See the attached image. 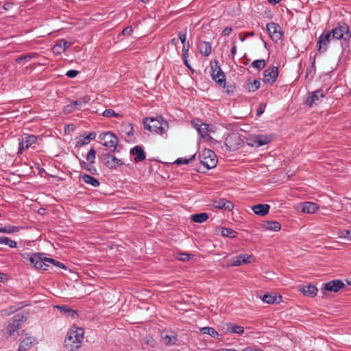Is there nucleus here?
<instances>
[{
  "mask_svg": "<svg viewBox=\"0 0 351 351\" xmlns=\"http://www.w3.org/2000/svg\"><path fill=\"white\" fill-rule=\"evenodd\" d=\"M8 280L7 274L0 272V282H3Z\"/></svg>",
  "mask_w": 351,
  "mask_h": 351,
  "instance_id": "obj_59",
  "label": "nucleus"
},
{
  "mask_svg": "<svg viewBox=\"0 0 351 351\" xmlns=\"http://www.w3.org/2000/svg\"><path fill=\"white\" fill-rule=\"evenodd\" d=\"M282 297L280 295L265 294L262 300L267 304H274L280 303L281 302Z\"/></svg>",
  "mask_w": 351,
  "mask_h": 351,
  "instance_id": "obj_29",
  "label": "nucleus"
},
{
  "mask_svg": "<svg viewBox=\"0 0 351 351\" xmlns=\"http://www.w3.org/2000/svg\"><path fill=\"white\" fill-rule=\"evenodd\" d=\"M191 256H193V255L190 254L189 253L178 252V253H177L176 257L178 260L185 262V261H189L190 259Z\"/></svg>",
  "mask_w": 351,
  "mask_h": 351,
  "instance_id": "obj_42",
  "label": "nucleus"
},
{
  "mask_svg": "<svg viewBox=\"0 0 351 351\" xmlns=\"http://www.w3.org/2000/svg\"><path fill=\"white\" fill-rule=\"evenodd\" d=\"M269 208V205L267 204H259L254 205L252 207V210L256 215L264 216L268 213Z\"/></svg>",
  "mask_w": 351,
  "mask_h": 351,
  "instance_id": "obj_25",
  "label": "nucleus"
},
{
  "mask_svg": "<svg viewBox=\"0 0 351 351\" xmlns=\"http://www.w3.org/2000/svg\"><path fill=\"white\" fill-rule=\"evenodd\" d=\"M299 290L307 297L313 298L315 297L318 291L317 288L315 285H301L299 288Z\"/></svg>",
  "mask_w": 351,
  "mask_h": 351,
  "instance_id": "obj_22",
  "label": "nucleus"
},
{
  "mask_svg": "<svg viewBox=\"0 0 351 351\" xmlns=\"http://www.w3.org/2000/svg\"><path fill=\"white\" fill-rule=\"evenodd\" d=\"M339 236L340 238L346 239L350 241L351 232L349 230H343L339 232Z\"/></svg>",
  "mask_w": 351,
  "mask_h": 351,
  "instance_id": "obj_50",
  "label": "nucleus"
},
{
  "mask_svg": "<svg viewBox=\"0 0 351 351\" xmlns=\"http://www.w3.org/2000/svg\"><path fill=\"white\" fill-rule=\"evenodd\" d=\"M133 29L132 27H127L124 28L122 31V34L124 36H130L131 33L132 32Z\"/></svg>",
  "mask_w": 351,
  "mask_h": 351,
  "instance_id": "obj_54",
  "label": "nucleus"
},
{
  "mask_svg": "<svg viewBox=\"0 0 351 351\" xmlns=\"http://www.w3.org/2000/svg\"><path fill=\"white\" fill-rule=\"evenodd\" d=\"M213 205L215 208L228 211L232 210L234 208L232 202L223 198L218 200H215L213 202Z\"/></svg>",
  "mask_w": 351,
  "mask_h": 351,
  "instance_id": "obj_20",
  "label": "nucleus"
},
{
  "mask_svg": "<svg viewBox=\"0 0 351 351\" xmlns=\"http://www.w3.org/2000/svg\"><path fill=\"white\" fill-rule=\"evenodd\" d=\"M231 53L232 54L233 57L236 55L237 53V46L235 45L234 43H233V45H232V47L231 49Z\"/></svg>",
  "mask_w": 351,
  "mask_h": 351,
  "instance_id": "obj_60",
  "label": "nucleus"
},
{
  "mask_svg": "<svg viewBox=\"0 0 351 351\" xmlns=\"http://www.w3.org/2000/svg\"><path fill=\"white\" fill-rule=\"evenodd\" d=\"M82 166L91 174H95L97 172L96 168L94 166V163L83 161L82 162Z\"/></svg>",
  "mask_w": 351,
  "mask_h": 351,
  "instance_id": "obj_36",
  "label": "nucleus"
},
{
  "mask_svg": "<svg viewBox=\"0 0 351 351\" xmlns=\"http://www.w3.org/2000/svg\"><path fill=\"white\" fill-rule=\"evenodd\" d=\"M195 158V155H193L190 158H179L176 161L175 163L177 165H183L188 164L190 161H191Z\"/></svg>",
  "mask_w": 351,
  "mask_h": 351,
  "instance_id": "obj_49",
  "label": "nucleus"
},
{
  "mask_svg": "<svg viewBox=\"0 0 351 351\" xmlns=\"http://www.w3.org/2000/svg\"><path fill=\"white\" fill-rule=\"evenodd\" d=\"M67 315L71 317L72 318H74L77 315V313L75 311L71 308V309L68 310Z\"/></svg>",
  "mask_w": 351,
  "mask_h": 351,
  "instance_id": "obj_58",
  "label": "nucleus"
},
{
  "mask_svg": "<svg viewBox=\"0 0 351 351\" xmlns=\"http://www.w3.org/2000/svg\"><path fill=\"white\" fill-rule=\"evenodd\" d=\"M331 38H332V33L329 30L324 31V32L319 36L317 43V48L319 53L326 51L328 45L331 40Z\"/></svg>",
  "mask_w": 351,
  "mask_h": 351,
  "instance_id": "obj_8",
  "label": "nucleus"
},
{
  "mask_svg": "<svg viewBox=\"0 0 351 351\" xmlns=\"http://www.w3.org/2000/svg\"><path fill=\"white\" fill-rule=\"evenodd\" d=\"M103 161L105 165L110 169H114L123 164L121 160L110 154L104 155L103 156Z\"/></svg>",
  "mask_w": 351,
  "mask_h": 351,
  "instance_id": "obj_18",
  "label": "nucleus"
},
{
  "mask_svg": "<svg viewBox=\"0 0 351 351\" xmlns=\"http://www.w3.org/2000/svg\"><path fill=\"white\" fill-rule=\"evenodd\" d=\"M266 65V62L264 60H256L252 62V66L257 69H263Z\"/></svg>",
  "mask_w": 351,
  "mask_h": 351,
  "instance_id": "obj_45",
  "label": "nucleus"
},
{
  "mask_svg": "<svg viewBox=\"0 0 351 351\" xmlns=\"http://www.w3.org/2000/svg\"><path fill=\"white\" fill-rule=\"evenodd\" d=\"M76 104H77V103H74L73 101H72L69 104L66 105L64 108V113L69 114V113H71L72 112H73V111H75L76 110H79V108L76 107Z\"/></svg>",
  "mask_w": 351,
  "mask_h": 351,
  "instance_id": "obj_40",
  "label": "nucleus"
},
{
  "mask_svg": "<svg viewBox=\"0 0 351 351\" xmlns=\"http://www.w3.org/2000/svg\"><path fill=\"white\" fill-rule=\"evenodd\" d=\"M200 332L204 335H208L217 339H222L223 335L219 334L215 328L212 327H203L200 329Z\"/></svg>",
  "mask_w": 351,
  "mask_h": 351,
  "instance_id": "obj_26",
  "label": "nucleus"
},
{
  "mask_svg": "<svg viewBox=\"0 0 351 351\" xmlns=\"http://www.w3.org/2000/svg\"><path fill=\"white\" fill-rule=\"evenodd\" d=\"M241 143L242 140L237 133H232L229 134L225 141L226 147L230 151L238 149Z\"/></svg>",
  "mask_w": 351,
  "mask_h": 351,
  "instance_id": "obj_10",
  "label": "nucleus"
},
{
  "mask_svg": "<svg viewBox=\"0 0 351 351\" xmlns=\"http://www.w3.org/2000/svg\"><path fill=\"white\" fill-rule=\"evenodd\" d=\"M278 75V67H269L264 71L263 82L265 84H272L276 82Z\"/></svg>",
  "mask_w": 351,
  "mask_h": 351,
  "instance_id": "obj_12",
  "label": "nucleus"
},
{
  "mask_svg": "<svg viewBox=\"0 0 351 351\" xmlns=\"http://www.w3.org/2000/svg\"><path fill=\"white\" fill-rule=\"evenodd\" d=\"M27 319V317L25 316V315H21L19 314L15 315L14 317V321H17V322H19V326L21 325V323L22 322H25Z\"/></svg>",
  "mask_w": 351,
  "mask_h": 351,
  "instance_id": "obj_51",
  "label": "nucleus"
},
{
  "mask_svg": "<svg viewBox=\"0 0 351 351\" xmlns=\"http://www.w3.org/2000/svg\"><path fill=\"white\" fill-rule=\"evenodd\" d=\"M143 125L145 130L162 136L166 134L169 129L168 123L161 117L156 119L152 117L145 118L143 121Z\"/></svg>",
  "mask_w": 351,
  "mask_h": 351,
  "instance_id": "obj_2",
  "label": "nucleus"
},
{
  "mask_svg": "<svg viewBox=\"0 0 351 351\" xmlns=\"http://www.w3.org/2000/svg\"><path fill=\"white\" fill-rule=\"evenodd\" d=\"M178 43V38H173L171 39L170 42V45L176 46Z\"/></svg>",
  "mask_w": 351,
  "mask_h": 351,
  "instance_id": "obj_62",
  "label": "nucleus"
},
{
  "mask_svg": "<svg viewBox=\"0 0 351 351\" xmlns=\"http://www.w3.org/2000/svg\"><path fill=\"white\" fill-rule=\"evenodd\" d=\"M318 208L316 204L306 202L303 204L302 210L305 213H314L318 210Z\"/></svg>",
  "mask_w": 351,
  "mask_h": 351,
  "instance_id": "obj_28",
  "label": "nucleus"
},
{
  "mask_svg": "<svg viewBox=\"0 0 351 351\" xmlns=\"http://www.w3.org/2000/svg\"><path fill=\"white\" fill-rule=\"evenodd\" d=\"M19 231V228L14 226H5L4 227H0V232L1 233H7L12 234L18 232Z\"/></svg>",
  "mask_w": 351,
  "mask_h": 351,
  "instance_id": "obj_34",
  "label": "nucleus"
},
{
  "mask_svg": "<svg viewBox=\"0 0 351 351\" xmlns=\"http://www.w3.org/2000/svg\"><path fill=\"white\" fill-rule=\"evenodd\" d=\"M191 220L195 223H203L208 219V215L206 213L194 214L191 216Z\"/></svg>",
  "mask_w": 351,
  "mask_h": 351,
  "instance_id": "obj_31",
  "label": "nucleus"
},
{
  "mask_svg": "<svg viewBox=\"0 0 351 351\" xmlns=\"http://www.w3.org/2000/svg\"><path fill=\"white\" fill-rule=\"evenodd\" d=\"M44 261L46 262V264L49 265L50 263H51L59 268L66 269L65 265L62 263L57 261L55 259L45 257Z\"/></svg>",
  "mask_w": 351,
  "mask_h": 351,
  "instance_id": "obj_38",
  "label": "nucleus"
},
{
  "mask_svg": "<svg viewBox=\"0 0 351 351\" xmlns=\"http://www.w3.org/2000/svg\"><path fill=\"white\" fill-rule=\"evenodd\" d=\"M95 137L96 134L93 132L84 134L82 136L75 138V146L82 147L83 145H87L91 140L95 139Z\"/></svg>",
  "mask_w": 351,
  "mask_h": 351,
  "instance_id": "obj_19",
  "label": "nucleus"
},
{
  "mask_svg": "<svg viewBox=\"0 0 351 351\" xmlns=\"http://www.w3.org/2000/svg\"><path fill=\"white\" fill-rule=\"evenodd\" d=\"M161 337L163 341V343L166 346H173L175 345L177 340H178V336L175 334L174 332H171L170 334H168L167 332L163 331L161 333Z\"/></svg>",
  "mask_w": 351,
  "mask_h": 351,
  "instance_id": "obj_23",
  "label": "nucleus"
},
{
  "mask_svg": "<svg viewBox=\"0 0 351 351\" xmlns=\"http://www.w3.org/2000/svg\"><path fill=\"white\" fill-rule=\"evenodd\" d=\"M19 322H17V321L13 320L8 326L10 335H12L19 328Z\"/></svg>",
  "mask_w": 351,
  "mask_h": 351,
  "instance_id": "obj_46",
  "label": "nucleus"
},
{
  "mask_svg": "<svg viewBox=\"0 0 351 351\" xmlns=\"http://www.w3.org/2000/svg\"><path fill=\"white\" fill-rule=\"evenodd\" d=\"M84 339V330L75 328L69 330L64 339V347L67 351H76L82 346Z\"/></svg>",
  "mask_w": 351,
  "mask_h": 351,
  "instance_id": "obj_1",
  "label": "nucleus"
},
{
  "mask_svg": "<svg viewBox=\"0 0 351 351\" xmlns=\"http://www.w3.org/2000/svg\"><path fill=\"white\" fill-rule=\"evenodd\" d=\"M221 330L225 333L241 335L244 332V328L232 322L224 323L221 325Z\"/></svg>",
  "mask_w": 351,
  "mask_h": 351,
  "instance_id": "obj_13",
  "label": "nucleus"
},
{
  "mask_svg": "<svg viewBox=\"0 0 351 351\" xmlns=\"http://www.w3.org/2000/svg\"><path fill=\"white\" fill-rule=\"evenodd\" d=\"M84 182L90 184L95 187H97L99 186V182L98 180L95 179V177H82Z\"/></svg>",
  "mask_w": 351,
  "mask_h": 351,
  "instance_id": "obj_37",
  "label": "nucleus"
},
{
  "mask_svg": "<svg viewBox=\"0 0 351 351\" xmlns=\"http://www.w3.org/2000/svg\"><path fill=\"white\" fill-rule=\"evenodd\" d=\"M189 47H190V46H189V43L183 45L182 50V56H188V52L189 50Z\"/></svg>",
  "mask_w": 351,
  "mask_h": 351,
  "instance_id": "obj_52",
  "label": "nucleus"
},
{
  "mask_svg": "<svg viewBox=\"0 0 351 351\" xmlns=\"http://www.w3.org/2000/svg\"><path fill=\"white\" fill-rule=\"evenodd\" d=\"M57 308L60 310V312L63 313L64 315H67L68 314V310L71 309L70 308H68L66 306H57Z\"/></svg>",
  "mask_w": 351,
  "mask_h": 351,
  "instance_id": "obj_56",
  "label": "nucleus"
},
{
  "mask_svg": "<svg viewBox=\"0 0 351 351\" xmlns=\"http://www.w3.org/2000/svg\"><path fill=\"white\" fill-rule=\"evenodd\" d=\"M213 79L219 85H225V75L217 63L211 64Z\"/></svg>",
  "mask_w": 351,
  "mask_h": 351,
  "instance_id": "obj_11",
  "label": "nucleus"
},
{
  "mask_svg": "<svg viewBox=\"0 0 351 351\" xmlns=\"http://www.w3.org/2000/svg\"><path fill=\"white\" fill-rule=\"evenodd\" d=\"M260 82L258 80H254L252 83H249L247 84V88L250 91H255L258 89L260 87Z\"/></svg>",
  "mask_w": 351,
  "mask_h": 351,
  "instance_id": "obj_48",
  "label": "nucleus"
},
{
  "mask_svg": "<svg viewBox=\"0 0 351 351\" xmlns=\"http://www.w3.org/2000/svg\"><path fill=\"white\" fill-rule=\"evenodd\" d=\"M103 116L104 117H117V118H120L122 116L119 114V113H117L114 110L112 109H108V110H106L103 113H102Z\"/></svg>",
  "mask_w": 351,
  "mask_h": 351,
  "instance_id": "obj_41",
  "label": "nucleus"
},
{
  "mask_svg": "<svg viewBox=\"0 0 351 351\" xmlns=\"http://www.w3.org/2000/svg\"><path fill=\"white\" fill-rule=\"evenodd\" d=\"M77 74H78V71H76V70H69V71H68L66 72V75L68 77L73 78V77H75V76H77Z\"/></svg>",
  "mask_w": 351,
  "mask_h": 351,
  "instance_id": "obj_53",
  "label": "nucleus"
},
{
  "mask_svg": "<svg viewBox=\"0 0 351 351\" xmlns=\"http://www.w3.org/2000/svg\"><path fill=\"white\" fill-rule=\"evenodd\" d=\"M217 160L215 154L210 149H204L201 154V165L202 169L197 171L201 173H204V169H210L216 166Z\"/></svg>",
  "mask_w": 351,
  "mask_h": 351,
  "instance_id": "obj_4",
  "label": "nucleus"
},
{
  "mask_svg": "<svg viewBox=\"0 0 351 351\" xmlns=\"http://www.w3.org/2000/svg\"><path fill=\"white\" fill-rule=\"evenodd\" d=\"M271 141V138L269 136L256 135L248 140L247 145L252 147H258L269 143Z\"/></svg>",
  "mask_w": 351,
  "mask_h": 351,
  "instance_id": "obj_14",
  "label": "nucleus"
},
{
  "mask_svg": "<svg viewBox=\"0 0 351 351\" xmlns=\"http://www.w3.org/2000/svg\"><path fill=\"white\" fill-rule=\"evenodd\" d=\"M96 152L94 149H91L86 155V162L94 163L95 160Z\"/></svg>",
  "mask_w": 351,
  "mask_h": 351,
  "instance_id": "obj_44",
  "label": "nucleus"
},
{
  "mask_svg": "<svg viewBox=\"0 0 351 351\" xmlns=\"http://www.w3.org/2000/svg\"><path fill=\"white\" fill-rule=\"evenodd\" d=\"M221 234L223 237H226L229 238H235L237 235V232L232 229L228 228H221Z\"/></svg>",
  "mask_w": 351,
  "mask_h": 351,
  "instance_id": "obj_33",
  "label": "nucleus"
},
{
  "mask_svg": "<svg viewBox=\"0 0 351 351\" xmlns=\"http://www.w3.org/2000/svg\"><path fill=\"white\" fill-rule=\"evenodd\" d=\"M324 94L322 90H316L313 93L311 97L307 99L306 102L309 107H311L313 104L316 103V101L319 100L320 97H323Z\"/></svg>",
  "mask_w": 351,
  "mask_h": 351,
  "instance_id": "obj_32",
  "label": "nucleus"
},
{
  "mask_svg": "<svg viewBox=\"0 0 351 351\" xmlns=\"http://www.w3.org/2000/svg\"><path fill=\"white\" fill-rule=\"evenodd\" d=\"M267 29L272 40L278 41L281 38V28L278 24L275 23H269L267 25Z\"/></svg>",
  "mask_w": 351,
  "mask_h": 351,
  "instance_id": "obj_16",
  "label": "nucleus"
},
{
  "mask_svg": "<svg viewBox=\"0 0 351 351\" xmlns=\"http://www.w3.org/2000/svg\"><path fill=\"white\" fill-rule=\"evenodd\" d=\"M242 351H254V347L247 346L245 349H243Z\"/></svg>",
  "mask_w": 351,
  "mask_h": 351,
  "instance_id": "obj_63",
  "label": "nucleus"
},
{
  "mask_svg": "<svg viewBox=\"0 0 351 351\" xmlns=\"http://www.w3.org/2000/svg\"><path fill=\"white\" fill-rule=\"evenodd\" d=\"M100 143L110 151H114L117 147L119 139L111 132H105L99 136Z\"/></svg>",
  "mask_w": 351,
  "mask_h": 351,
  "instance_id": "obj_5",
  "label": "nucleus"
},
{
  "mask_svg": "<svg viewBox=\"0 0 351 351\" xmlns=\"http://www.w3.org/2000/svg\"><path fill=\"white\" fill-rule=\"evenodd\" d=\"M71 45V43L64 39L59 40L53 47V52L56 54H60Z\"/></svg>",
  "mask_w": 351,
  "mask_h": 351,
  "instance_id": "obj_21",
  "label": "nucleus"
},
{
  "mask_svg": "<svg viewBox=\"0 0 351 351\" xmlns=\"http://www.w3.org/2000/svg\"><path fill=\"white\" fill-rule=\"evenodd\" d=\"M90 100V97L88 95H86V96L79 98L78 99H77L76 101H74L73 102L77 103V104H76V107H78L80 109L81 106L88 104Z\"/></svg>",
  "mask_w": 351,
  "mask_h": 351,
  "instance_id": "obj_39",
  "label": "nucleus"
},
{
  "mask_svg": "<svg viewBox=\"0 0 351 351\" xmlns=\"http://www.w3.org/2000/svg\"><path fill=\"white\" fill-rule=\"evenodd\" d=\"M330 32L333 39L348 40L351 38L349 27L346 23H339Z\"/></svg>",
  "mask_w": 351,
  "mask_h": 351,
  "instance_id": "obj_6",
  "label": "nucleus"
},
{
  "mask_svg": "<svg viewBox=\"0 0 351 351\" xmlns=\"http://www.w3.org/2000/svg\"><path fill=\"white\" fill-rule=\"evenodd\" d=\"M130 153L134 156V159L136 162L142 161L145 158V154L140 146H135L131 149Z\"/></svg>",
  "mask_w": 351,
  "mask_h": 351,
  "instance_id": "obj_24",
  "label": "nucleus"
},
{
  "mask_svg": "<svg viewBox=\"0 0 351 351\" xmlns=\"http://www.w3.org/2000/svg\"><path fill=\"white\" fill-rule=\"evenodd\" d=\"M25 306V304H23L22 303H21L18 306H12L10 307L8 311L4 310V311H2V312H3L4 315H10V314L14 313L17 310L24 307Z\"/></svg>",
  "mask_w": 351,
  "mask_h": 351,
  "instance_id": "obj_43",
  "label": "nucleus"
},
{
  "mask_svg": "<svg viewBox=\"0 0 351 351\" xmlns=\"http://www.w3.org/2000/svg\"><path fill=\"white\" fill-rule=\"evenodd\" d=\"M263 228L267 230L277 232L281 229V225L276 221H265L263 223Z\"/></svg>",
  "mask_w": 351,
  "mask_h": 351,
  "instance_id": "obj_27",
  "label": "nucleus"
},
{
  "mask_svg": "<svg viewBox=\"0 0 351 351\" xmlns=\"http://www.w3.org/2000/svg\"><path fill=\"white\" fill-rule=\"evenodd\" d=\"M22 258L29 262V264L33 265L36 269H43L44 271L48 270L50 265L46 264L44 261L45 257L40 253H24L21 254Z\"/></svg>",
  "mask_w": 351,
  "mask_h": 351,
  "instance_id": "obj_3",
  "label": "nucleus"
},
{
  "mask_svg": "<svg viewBox=\"0 0 351 351\" xmlns=\"http://www.w3.org/2000/svg\"><path fill=\"white\" fill-rule=\"evenodd\" d=\"M324 289L328 291L337 292L345 287V284L341 280H333L324 284Z\"/></svg>",
  "mask_w": 351,
  "mask_h": 351,
  "instance_id": "obj_17",
  "label": "nucleus"
},
{
  "mask_svg": "<svg viewBox=\"0 0 351 351\" xmlns=\"http://www.w3.org/2000/svg\"><path fill=\"white\" fill-rule=\"evenodd\" d=\"M0 244L8 245L11 248H16L17 247L16 242L7 237H0Z\"/></svg>",
  "mask_w": 351,
  "mask_h": 351,
  "instance_id": "obj_35",
  "label": "nucleus"
},
{
  "mask_svg": "<svg viewBox=\"0 0 351 351\" xmlns=\"http://www.w3.org/2000/svg\"><path fill=\"white\" fill-rule=\"evenodd\" d=\"M37 138L34 135H28L25 137H22L19 141V147L18 154H21L24 150L28 149L32 144L35 143Z\"/></svg>",
  "mask_w": 351,
  "mask_h": 351,
  "instance_id": "obj_15",
  "label": "nucleus"
},
{
  "mask_svg": "<svg viewBox=\"0 0 351 351\" xmlns=\"http://www.w3.org/2000/svg\"><path fill=\"white\" fill-rule=\"evenodd\" d=\"M178 39V40H180L183 45L186 44V36L185 34H183L182 32L179 33Z\"/></svg>",
  "mask_w": 351,
  "mask_h": 351,
  "instance_id": "obj_55",
  "label": "nucleus"
},
{
  "mask_svg": "<svg viewBox=\"0 0 351 351\" xmlns=\"http://www.w3.org/2000/svg\"><path fill=\"white\" fill-rule=\"evenodd\" d=\"M182 58H183V60H184V64H185L188 68L191 69V66H190V65H189V62H188V60H187L188 56H182Z\"/></svg>",
  "mask_w": 351,
  "mask_h": 351,
  "instance_id": "obj_61",
  "label": "nucleus"
},
{
  "mask_svg": "<svg viewBox=\"0 0 351 351\" xmlns=\"http://www.w3.org/2000/svg\"><path fill=\"white\" fill-rule=\"evenodd\" d=\"M232 28L231 27H226L223 32H222V35L224 36H228L230 34V33L232 32Z\"/></svg>",
  "mask_w": 351,
  "mask_h": 351,
  "instance_id": "obj_57",
  "label": "nucleus"
},
{
  "mask_svg": "<svg viewBox=\"0 0 351 351\" xmlns=\"http://www.w3.org/2000/svg\"><path fill=\"white\" fill-rule=\"evenodd\" d=\"M254 261V257L252 254H241L237 256L232 257L230 263L228 265L231 267L240 266L242 264L251 263Z\"/></svg>",
  "mask_w": 351,
  "mask_h": 351,
  "instance_id": "obj_9",
  "label": "nucleus"
},
{
  "mask_svg": "<svg viewBox=\"0 0 351 351\" xmlns=\"http://www.w3.org/2000/svg\"><path fill=\"white\" fill-rule=\"evenodd\" d=\"M38 55L35 53H29L27 55H25L24 56H21L19 58L16 59V62L18 63H20L22 60H26V61H29V60H31L32 58H36L37 57Z\"/></svg>",
  "mask_w": 351,
  "mask_h": 351,
  "instance_id": "obj_47",
  "label": "nucleus"
},
{
  "mask_svg": "<svg viewBox=\"0 0 351 351\" xmlns=\"http://www.w3.org/2000/svg\"><path fill=\"white\" fill-rule=\"evenodd\" d=\"M199 52L201 54L208 56L211 53V45L208 42H202L199 45Z\"/></svg>",
  "mask_w": 351,
  "mask_h": 351,
  "instance_id": "obj_30",
  "label": "nucleus"
},
{
  "mask_svg": "<svg viewBox=\"0 0 351 351\" xmlns=\"http://www.w3.org/2000/svg\"><path fill=\"white\" fill-rule=\"evenodd\" d=\"M191 125L197 130L199 134H200L203 138H211L210 136V133L214 132L212 126L205 123H202L201 121L198 119L192 120Z\"/></svg>",
  "mask_w": 351,
  "mask_h": 351,
  "instance_id": "obj_7",
  "label": "nucleus"
},
{
  "mask_svg": "<svg viewBox=\"0 0 351 351\" xmlns=\"http://www.w3.org/2000/svg\"><path fill=\"white\" fill-rule=\"evenodd\" d=\"M281 0H268V2L271 4L278 3Z\"/></svg>",
  "mask_w": 351,
  "mask_h": 351,
  "instance_id": "obj_64",
  "label": "nucleus"
}]
</instances>
